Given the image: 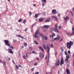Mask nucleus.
<instances>
[{
    "instance_id": "30",
    "label": "nucleus",
    "mask_w": 74,
    "mask_h": 74,
    "mask_svg": "<svg viewBox=\"0 0 74 74\" xmlns=\"http://www.w3.org/2000/svg\"><path fill=\"white\" fill-rule=\"evenodd\" d=\"M26 20H24L23 21V23L24 24H25V23H26Z\"/></svg>"
},
{
    "instance_id": "35",
    "label": "nucleus",
    "mask_w": 74,
    "mask_h": 74,
    "mask_svg": "<svg viewBox=\"0 0 74 74\" xmlns=\"http://www.w3.org/2000/svg\"><path fill=\"white\" fill-rule=\"evenodd\" d=\"M39 34L40 36H41V37H42L43 36V35L42 34H41L40 33H39Z\"/></svg>"
},
{
    "instance_id": "32",
    "label": "nucleus",
    "mask_w": 74,
    "mask_h": 74,
    "mask_svg": "<svg viewBox=\"0 0 74 74\" xmlns=\"http://www.w3.org/2000/svg\"><path fill=\"white\" fill-rule=\"evenodd\" d=\"M74 32H73L71 33V36H74Z\"/></svg>"
},
{
    "instance_id": "49",
    "label": "nucleus",
    "mask_w": 74,
    "mask_h": 74,
    "mask_svg": "<svg viewBox=\"0 0 74 74\" xmlns=\"http://www.w3.org/2000/svg\"><path fill=\"white\" fill-rule=\"evenodd\" d=\"M16 41H17V40H13V42H16Z\"/></svg>"
},
{
    "instance_id": "28",
    "label": "nucleus",
    "mask_w": 74,
    "mask_h": 74,
    "mask_svg": "<svg viewBox=\"0 0 74 74\" xmlns=\"http://www.w3.org/2000/svg\"><path fill=\"white\" fill-rule=\"evenodd\" d=\"M21 38H22V39L26 40V38H25L24 37H23L22 36H21Z\"/></svg>"
},
{
    "instance_id": "64",
    "label": "nucleus",
    "mask_w": 74,
    "mask_h": 74,
    "mask_svg": "<svg viewBox=\"0 0 74 74\" xmlns=\"http://www.w3.org/2000/svg\"><path fill=\"white\" fill-rule=\"evenodd\" d=\"M72 10H73V11H74V7H73V8Z\"/></svg>"
},
{
    "instance_id": "6",
    "label": "nucleus",
    "mask_w": 74,
    "mask_h": 74,
    "mask_svg": "<svg viewBox=\"0 0 74 74\" xmlns=\"http://www.w3.org/2000/svg\"><path fill=\"white\" fill-rule=\"evenodd\" d=\"M66 72L67 74H71V73L69 71V69H68V68H66Z\"/></svg>"
},
{
    "instance_id": "9",
    "label": "nucleus",
    "mask_w": 74,
    "mask_h": 74,
    "mask_svg": "<svg viewBox=\"0 0 74 74\" xmlns=\"http://www.w3.org/2000/svg\"><path fill=\"white\" fill-rule=\"evenodd\" d=\"M42 37L43 40H48L47 37H45V36L44 35H43Z\"/></svg>"
},
{
    "instance_id": "41",
    "label": "nucleus",
    "mask_w": 74,
    "mask_h": 74,
    "mask_svg": "<svg viewBox=\"0 0 74 74\" xmlns=\"http://www.w3.org/2000/svg\"><path fill=\"white\" fill-rule=\"evenodd\" d=\"M32 14V12H29V16H31Z\"/></svg>"
},
{
    "instance_id": "42",
    "label": "nucleus",
    "mask_w": 74,
    "mask_h": 74,
    "mask_svg": "<svg viewBox=\"0 0 74 74\" xmlns=\"http://www.w3.org/2000/svg\"><path fill=\"white\" fill-rule=\"evenodd\" d=\"M50 47H52V48H53V44H51L50 45Z\"/></svg>"
},
{
    "instance_id": "55",
    "label": "nucleus",
    "mask_w": 74,
    "mask_h": 74,
    "mask_svg": "<svg viewBox=\"0 0 74 74\" xmlns=\"http://www.w3.org/2000/svg\"><path fill=\"white\" fill-rule=\"evenodd\" d=\"M37 63H34V65H37Z\"/></svg>"
},
{
    "instance_id": "18",
    "label": "nucleus",
    "mask_w": 74,
    "mask_h": 74,
    "mask_svg": "<svg viewBox=\"0 0 74 74\" xmlns=\"http://www.w3.org/2000/svg\"><path fill=\"white\" fill-rule=\"evenodd\" d=\"M39 57L40 59H42V53L40 52L39 53Z\"/></svg>"
},
{
    "instance_id": "19",
    "label": "nucleus",
    "mask_w": 74,
    "mask_h": 74,
    "mask_svg": "<svg viewBox=\"0 0 74 74\" xmlns=\"http://www.w3.org/2000/svg\"><path fill=\"white\" fill-rule=\"evenodd\" d=\"M66 34H68V35H69V36H71V33L68 32L66 33Z\"/></svg>"
},
{
    "instance_id": "44",
    "label": "nucleus",
    "mask_w": 74,
    "mask_h": 74,
    "mask_svg": "<svg viewBox=\"0 0 74 74\" xmlns=\"http://www.w3.org/2000/svg\"><path fill=\"white\" fill-rule=\"evenodd\" d=\"M16 67L17 69H19L18 68V66H17V65H16Z\"/></svg>"
},
{
    "instance_id": "52",
    "label": "nucleus",
    "mask_w": 74,
    "mask_h": 74,
    "mask_svg": "<svg viewBox=\"0 0 74 74\" xmlns=\"http://www.w3.org/2000/svg\"><path fill=\"white\" fill-rule=\"evenodd\" d=\"M55 27H56V29H57V25H55Z\"/></svg>"
},
{
    "instance_id": "48",
    "label": "nucleus",
    "mask_w": 74,
    "mask_h": 74,
    "mask_svg": "<svg viewBox=\"0 0 74 74\" xmlns=\"http://www.w3.org/2000/svg\"><path fill=\"white\" fill-rule=\"evenodd\" d=\"M68 53H69V54H70V51L69 50L68 51Z\"/></svg>"
},
{
    "instance_id": "13",
    "label": "nucleus",
    "mask_w": 74,
    "mask_h": 74,
    "mask_svg": "<svg viewBox=\"0 0 74 74\" xmlns=\"http://www.w3.org/2000/svg\"><path fill=\"white\" fill-rule=\"evenodd\" d=\"M38 48H39V49H40V50H41V51H42V52H44V49H43V48H42V47H41V46H39L38 47Z\"/></svg>"
},
{
    "instance_id": "54",
    "label": "nucleus",
    "mask_w": 74,
    "mask_h": 74,
    "mask_svg": "<svg viewBox=\"0 0 74 74\" xmlns=\"http://www.w3.org/2000/svg\"><path fill=\"white\" fill-rule=\"evenodd\" d=\"M32 53H35V51H32Z\"/></svg>"
},
{
    "instance_id": "59",
    "label": "nucleus",
    "mask_w": 74,
    "mask_h": 74,
    "mask_svg": "<svg viewBox=\"0 0 74 74\" xmlns=\"http://www.w3.org/2000/svg\"><path fill=\"white\" fill-rule=\"evenodd\" d=\"M47 66H48V65H49V64H48L49 63H48V61H47Z\"/></svg>"
},
{
    "instance_id": "25",
    "label": "nucleus",
    "mask_w": 74,
    "mask_h": 74,
    "mask_svg": "<svg viewBox=\"0 0 74 74\" xmlns=\"http://www.w3.org/2000/svg\"><path fill=\"white\" fill-rule=\"evenodd\" d=\"M43 19H42V18H39V21H43Z\"/></svg>"
},
{
    "instance_id": "43",
    "label": "nucleus",
    "mask_w": 74,
    "mask_h": 74,
    "mask_svg": "<svg viewBox=\"0 0 74 74\" xmlns=\"http://www.w3.org/2000/svg\"><path fill=\"white\" fill-rule=\"evenodd\" d=\"M3 63H4V64L5 65H6V63L5 62V61H3Z\"/></svg>"
},
{
    "instance_id": "16",
    "label": "nucleus",
    "mask_w": 74,
    "mask_h": 74,
    "mask_svg": "<svg viewBox=\"0 0 74 74\" xmlns=\"http://www.w3.org/2000/svg\"><path fill=\"white\" fill-rule=\"evenodd\" d=\"M51 19V18H49L47 19L46 21H45V22H49V20Z\"/></svg>"
},
{
    "instance_id": "56",
    "label": "nucleus",
    "mask_w": 74,
    "mask_h": 74,
    "mask_svg": "<svg viewBox=\"0 0 74 74\" xmlns=\"http://www.w3.org/2000/svg\"><path fill=\"white\" fill-rule=\"evenodd\" d=\"M24 45H26V46H27V43H25L24 44Z\"/></svg>"
},
{
    "instance_id": "7",
    "label": "nucleus",
    "mask_w": 74,
    "mask_h": 74,
    "mask_svg": "<svg viewBox=\"0 0 74 74\" xmlns=\"http://www.w3.org/2000/svg\"><path fill=\"white\" fill-rule=\"evenodd\" d=\"M52 12L53 14H55L57 13V11L56 10L53 9L52 10Z\"/></svg>"
},
{
    "instance_id": "31",
    "label": "nucleus",
    "mask_w": 74,
    "mask_h": 74,
    "mask_svg": "<svg viewBox=\"0 0 74 74\" xmlns=\"http://www.w3.org/2000/svg\"><path fill=\"white\" fill-rule=\"evenodd\" d=\"M22 21V19L20 18L18 20V22H21V21Z\"/></svg>"
},
{
    "instance_id": "33",
    "label": "nucleus",
    "mask_w": 74,
    "mask_h": 74,
    "mask_svg": "<svg viewBox=\"0 0 74 74\" xmlns=\"http://www.w3.org/2000/svg\"><path fill=\"white\" fill-rule=\"evenodd\" d=\"M42 7H44V6L45 4V3H44V2H42Z\"/></svg>"
},
{
    "instance_id": "24",
    "label": "nucleus",
    "mask_w": 74,
    "mask_h": 74,
    "mask_svg": "<svg viewBox=\"0 0 74 74\" xmlns=\"http://www.w3.org/2000/svg\"><path fill=\"white\" fill-rule=\"evenodd\" d=\"M10 48L11 49H11V50H12V49H14V47L12 46L11 47L10 46Z\"/></svg>"
},
{
    "instance_id": "15",
    "label": "nucleus",
    "mask_w": 74,
    "mask_h": 74,
    "mask_svg": "<svg viewBox=\"0 0 74 74\" xmlns=\"http://www.w3.org/2000/svg\"><path fill=\"white\" fill-rule=\"evenodd\" d=\"M25 54L26 56H24L23 57L24 59H27V58H27V57H28V56L27 55V53H26Z\"/></svg>"
},
{
    "instance_id": "50",
    "label": "nucleus",
    "mask_w": 74,
    "mask_h": 74,
    "mask_svg": "<svg viewBox=\"0 0 74 74\" xmlns=\"http://www.w3.org/2000/svg\"><path fill=\"white\" fill-rule=\"evenodd\" d=\"M24 48V47L23 46H22L21 47V49H23Z\"/></svg>"
},
{
    "instance_id": "47",
    "label": "nucleus",
    "mask_w": 74,
    "mask_h": 74,
    "mask_svg": "<svg viewBox=\"0 0 74 74\" xmlns=\"http://www.w3.org/2000/svg\"><path fill=\"white\" fill-rule=\"evenodd\" d=\"M59 28L60 29H61V28H62V27L61 26H59Z\"/></svg>"
},
{
    "instance_id": "17",
    "label": "nucleus",
    "mask_w": 74,
    "mask_h": 74,
    "mask_svg": "<svg viewBox=\"0 0 74 74\" xmlns=\"http://www.w3.org/2000/svg\"><path fill=\"white\" fill-rule=\"evenodd\" d=\"M64 20L66 21L67 20H69V16H67L65 18L64 17Z\"/></svg>"
},
{
    "instance_id": "34",
    "label": "nucleus",
    "mask_w": 74,
    "mask_h": 74,
    "mask_svg": "<svg viewBox=\"0 0 74 74\" xmlns=\"http://www.w3.org/2000/svg\"><path fill=\"white\" fill-rule=\"evenodd\" d=\"M55 36V34H52V38H53V36Z\"/></svg>"
},
{
    "instance_id": "22",
    "label": "nucleus",
    "mask_w": 74,
    "mask_h": 74,
    "mask_svg": "<svg viewBox=\"0 0 74 74\" xmlns=\"http://www.w3.org/2000/svg\"><path fill=\"white\" fill-rule=\"evenodd\" d=\"M34 43L35 44H36V45H38V42L36 41H35L34 42Z\"/></svg>"
},
{
    "instance_id": "45",
    "label": "nucleus",
    "mask_w": 74,
    "mask_h": 74,
    "mask_svg": "<svg viewBox=\"0 0 74 74\" xmlns=\"http://www.w3.org/2000/svg\"><path fill=\"white\" fill-rule=\"evenodd\" d=\"M72 32H74V27L72 28Z\"/></svg>"
},
{
    "instance_id": "14",
    "label": "nucleus",
    "mask_w": 74,
    "mask_h": 74,
    "mask_svg": "<svg viewBox=\"0 0 74 74\" xmlns=\"http://www.w3.org/2000/svg\"><path fill=\"white\" fill-rule=\"evenodd\" d=\"M60 39V37L59 36H58L56 38H54V40H59Z\"/></svg>"
},
{
    "instance_id": "2",
    "label": "nucleus",
    "mask_w": 74,
    "mask_h": 74,
    "mask_svg": "<svg viewBox=\"0 0 74 74\" xmlns=\"http://www.w3.org/2000/svg\"><path fill=\"white\" fill-rule=\"evenodd\" d=\"M38 29H37L35 33V34L33 35V37L34 38H36L38 37V36H38Z\"/></svg>"
},
{
    "instance_id": "58",
    "label": "nucleus",
    "mask_w": 74,
    "mask_h": 74,
    "mask_svg": "<svg viewBox=\"0 0 74 74\" xmlns=\"http://www.w3.org/2000/svg\"><path fill=\"white\" fill-rule=\"evenodd\" d=\"M18 67H21L22 68V66H21V65H18Z\"/></svg>"
},
{
    "instance_id": "40",
    "label": "nucleus",
    "mask_w": 74,
    "mask_h": 74,
    "mask_svg": "<svg viewBox=\"0 0 74 74\" xmlns=\"http://www.w3.org/2000/svg\"><path fill=\"white\" fill-rule=\"evenodd\" d=\"M54 40H55V38H53L51 40V41L52 42Z\"/></svg>"
},
{
    "instance_id": "37",
    "label": "nucleus",
    "mask_w": 74,
    "mask_h": 74,
    "mask_svg": "<svg viewBox=\"0 0 74 74\" xmlns=\"http://www.w3.org/2000/svg\"><path fill=\"white\" fill-rule=\"evenodd\" d=\"M42 15H44V16H45V12H43Z\"/></svg>"
},
{
    "instance_id": "10",
    "label": "nucleus",
    "mask_w": 74,
    "mask_h": 74,
    "mask_svg": "<svg viewBox=\"0 0 74 74\" xmlns=\"http://www.w3.org/2000/svg\"><path fill=\"white\" fill-rule=\"evenodd\" d=\"M61 63H60V66H62V65L64 64V62H63V58H61Z\"/></svg>"
},
{
    "instance_id": "26",
    "label": "nucleus",
    "mask_w": 74,
    "mask_h": 74,
    "mask_svg": "<svg viewBox=\"0 0 74 74\" xmlns=\"http://www.w3.org/2000/svg\"><path fill=\"white\" fill-rule=\"evenodd\" d=\"M29 49L31 51V50H33V48L32 47H30L29 48Z\"/></svg>"
},
{
    "instance_id": "12",
    "label": "nucleus",
    "mask_w": 74,
    "mask_h": 74,
    "mask_svg": "<svg viewBox=\"0 0 74 74\" xmlns=\"http://www.w3.org/2000/svg\"><path fill=\"white\" fill-rule=\"evenodd\" d=\"M44 28L45 29H48L50 27V26L48 25H45L43 26Z\"/></svg>"
},
{
    "instance_id": "1",
    "label": "nucleus",
    "mask_w": 74,
    "mask_h": 74,
    "mask_svg": "<svg viewBox=\"0 0 74 74\" xmlns=\"http://www.w3.org/2000/svg\"><path fill=\"white\" fill-rule=\"evenodd\" d=\"M73 45V42H72L71 41H70V43L69 42H67V47L68 48L70 49L71 45Z\"/></svg>"
},
{
    "instance_id": "63",
    "label": "nucleus",
    "mask_w": 74,
    "mask_h": 74,
    "mask_svg": "<svg viewBox=\"0 0 74 74\" xmlns=\"http://www.w3.org/2000/svg\"><path fill=\"white\" fill-rule=\"evenodd\" d=\"M33 70H34V68H32V71H33Z\"/></svg>"
},
{
    "instance_id": "3",
    "label": "nucleus",
    "mask_w": 74,
    "mask_h": 74,
    "mask_svg": "<svg viewBox=\"0 0 74 74\" xmlns=\"http://www.w3.org/2000/svg\"><path fill=\"white\" fill-rule=\"evenodd\" d=\"M47 52L48 53V60H49V59L50 57V55L49 54V50H50V49L49 48V46L47 47Z\"/></svg>"
},
{
    "instance_id": "23",
    "label": "nucleus",
    "mask_w": 74,
    "mask_h": 74,
    "mask_svg": "<svg viewBox=\"0 0 74 74\" xmlns=\"http://www.w3.org/2000/svg\"><path fill=\"white\" fill-rule=\"evenodd\" d=\"M39 15V14H36L35 16V18H37L38 17V16Z\"/></svg>"
},
{
    "instance_id": "5",
    "label": "nucleus",
    "mask_w": 74,
    "mask_h": 74,
    "mask_svg": "<svg viewBox=\"0 0 74 74\" xmlns=\"http://www.w3.org/2000/svg\"><path fill=\"white\" fill-rule=\"evenodd\" d=\"M66 58H65V61H67V60H69V59L70 58V56H69V54H67L66 55Z\"/></svg>"
},
{
    "instance_id": "46",
    "label": "nucleus",
    "mask_w": 74,
    "mask_h": 74,
    "mask_svg": "<svg viewBox=\"0 0 74 74\" xmlns=\"http://www.w3.org/2000/svg\"><path fill=\"white\" fill-rule=\"evenodd\" d=\"M58 16H59V17H60V13H58Z\"/></svg>"
},
{
    "instance_id": "27",
    "label": "nucleus",
    "mask_w": 74,
    "mask_h": 74,
    "mask_svg": "<svg viewBox=\"0 0 74 74\" xmlns=\"http://www.w3.org/2000/svg\"><path fill=\"white\" fill-rule=\"evenodd\" d=\"M59 62H58V61H57L56 63V66H59Z\"/></svg>"
},
{
    "instance_id": "38",
    "label": "nucleus",
    "mask_w": 74,
    "mask_h": 74,
    "mask_svg": "<svg viewBox=\"0 0 74 74\" xmlns=\"http://www.w3.org/2000/svg\"><path fill=\"white\" fill-rule=\"evenodd\" d=\"M64 53H65V55H67V51H65L64 52Z\"/></svg>"
},
{
    "instance_id": "21",
    "label": "nucleus",
    "mask_w": 74,
    "mask_h": 74,
    "mask_svg": "<svg viewBox=\"0 0 74 74\" xmlns=\"http://www.w3.org/2000/svg\"><path fill=\"white\" fill-rule=\"evenodd\" d=\"M42 46L43 48H44V49H47V47H46L45 45H43Z\"/></svg>"
},
{
    "instance_id": "39",
    "label": "nucleus",
    "mask_w": 74,
    "mask_h": 74,
    "mask_svg": "<svg viewBox=\"0 0 74 74\" xmlns=\"http://www.w3.org/2000/svg\"><path fill=\"white\" fill-rule=\"evenodd\" d=\"M64 51V49L62 48V50H61V52H63Z\"/></svg>"
},
{
    "instance_id": "36",
    "label": "nucleus",
    "mask_w": 74,
    "mask_h": 74,
    "mask_svg": "<svg viewBox=\"0 0 74 74\" xmlns=\"http://www.w3.org/2000/svg\"><path fill=\"white\" fill-rule=\"evenodd\" d=\"M17 36H18V37H20L21 38V37L22 36H21V35H17Z\"/></svg>"
},
{
    "instance_id": "51",
    "label": "nucleus",
    "mask_w": 74,
    "mask_h": 74,
    "mask_svg": "<svg viewBox=\"0 0 74 74\" xmlns=\"http://www.w3.org/2000/svg\"><path fill=\"white\" fill-rule=\"evenodd\" d=\"M27 28H26L25 30H24V31L26 32V31H27Z\"/></svg>"
},
{
    "instance_id": "57",
    "label": "nucleus",
    "mask_w": 74,
    "mask_h": 74,
    "mask_svg": "<svg viewBox=\"0 0 74 74\" xmlns=\"http://www.w3.org/2000/svg\"><path fill=\"white\" fill-rule=\"evenodd\" d=\"M38 73H39V72H37L35 74H38Z\"/></svg>"
},
{
    "instance_id": "20",
    "label": "nucleus",
    "mask_w": 74,
    "mask_h": 74,
    "mask_svg": "<svg viewBox=\"0 0 74 74\" xmlns=\"http://www.w3.org/2000/svg\"><path fill=\"white\" fill-rule=\"evenodd\" d=\"M9 52H10V53H13V52H12V51L11 50V49H9Z\"/></svg>"
},
{
    "instance_id": "53",
    "label": "nucleus",
    "mask_w": 74,
    "mask_h": 74,
    "mask_svg": "<svg viewBox=\"0 0 74 74\" xmlns=\"http://www.w3.org/2000/svg\"><path fill=\"white\" fill-rule=\"evenodd\" d=\"M62 40H63V39H62V38L59 41V42H60V41H62Z\"/></svg>"
},
{
    "instance_id": "61",
    "label": "nucleus",
    "mask_w": 74,
    "mask_h": 74,
    "mask_svg": "<svg viewBox=\"0 0 74 74\" xmlns=\"http://www.w3.org/2000/svg\"><path fill=\"white\" fill-rule=\"evenodd\" d=\"M36 59H37V60H39V58H36Z\"/></svg>"
},
{
    "instance_id": "29",
    "label": "nucleus",
    "mask_w": 74,
    "mask_h": 74,
    "mask_svg": "<svg viewBox=\"0 0 74 74\" xmlns=\"http://www.w3.org/2000/svg\"><path fill=\"white\" fill-rule=\"evenodd\" d=\"M43 1L44 2V3H45L47 2V1H46V0H42V3L43 2Z\"/></svg>"
},
{
    "instance_id": "4",
    "label": "nucleus",
    "mask_w": 74,
    "mask_h": 74,
    "mask_svg": "<svg viewBox=\"0 0 74 74\" xmlns=\"http://www.w3.org/2000/svg\"><path fill=\"white\" fill-rule=\"evenodd\" d=\"M4 42L5 44H6V45H7V46H8V47H11V45H10V43H9V42H8V40H5Z\"/></svg>"
},
{
    "instance_id": "60",
    "label": "nucleus",
    "mask_w": 74,
    "mask_h": 74,
    "mask_svg": "<svg viewBox=\"0 0 74 74\" xmlns=\"http://www.w3.org/2000/svg\"><path fill=\"white\" fill-rule=\"evenodd\" d=\"M71 14H72V16H74V14H73V13Z\"/></svg>"
},
{
    "instance_id": "62",
    "label": "nucleus",
    "mask_w": 74,
    "mask_h": 74,
    "mask_svg": "<svg viewBox=\"0 0 74 74\" xmlns=\"http://www.w3.org/2000/svg\"><path fill=\"white\" fill-rule=\"evenodd\" d=\"M47 56H46V57H45V60H46V59H47Z\"/></svg>"
},
{
    "instance_id": "8",
    "label": "nucleus",
    "mask_w": 74,
    "mask_h": 74,
    "mask_svg": "<svg viewBox=\"0 0 74 74\" xmlns=\"http://www.w3.org/2000/svg\"><path fill=\"white\" fill-rule=\"evenodd\" d=\"M51 29H53V30L54 29V32H56V33H58L59 32V31L58 30V29L57 28H55V27H53V28Z\"/></svg>"
},
{
    "instance_id": "11",
    "label": "nucleus",
    "mask_w": 74,
    "mask_h": 74,
    "mask_svg": "<svg viewBox=\"0 0 74 74\" xmlns=\"http://www.w3.org/2000/svg\"><path fill=\"white\" fill-rule=\"evenodd\" d=\"M52 19H54V20H55V21H58V18H57L56 17H55V16H52L51 17Z\"/></svg>"
}]
</instances>
